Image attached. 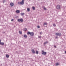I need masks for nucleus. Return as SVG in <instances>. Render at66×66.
Returning <instances> with one entry per match:
<instances>
[{
	"label": "nucleus",
	"mask_w": 66,
	"mask_h": 66,
	"mask_svg": "<svg viewBox=\"0 0 66 66\" xmlns=\"http://www.w3.org/2000/svg\"><path fill=\"white\" fill-rule=\"evenodd\" d=\"M27 34L28 35L30 34L31 36H33L34 35V33L33 32H27Z\"/></svg>",
	"instance_id": "nucleus-1"
},
{
	"label": "nucleus",
	"mask_w": 66,
	"mask_h": 66,
	"mask_svg": "<svg viewBox=\"0 0 66 66\" xmlns=\"http://www.w3.org/2000/svg\"><path fill=\"white\" fill-rule=\"evenodd\" d=\"M56 9L57 10H60L61 9V6L60 5H57L56 6Z\"/></svg>",
	"instance_id": "nucleus-2"
},
{
	"label": "nucleus",
	"mask_w": 66,
	"mask_h": 66,
	"mask_svg": "<svg viewBox=\"0 0 66 66\" xmlns=\"http://www.w3.org/2000/svg\"><path fill=\"white\" fill-rule=\"evenodd\" d=\"M42 54H43V55H46L47 54V52H44V50L42 51Z\"/></svg>",
	"instance_id": "nucleus-3"
},
{
	"label": "nucleus",
	"mask_w": 66,
	"mask_h": 66,
	"mask_svg": "<svg viewBox=\"0 0 66 66\" xmlns=\"http://www.w3.org/2000/svg\"><path fill=\"white\" fill-rule=\"evenodd\" d=\"M18 21L19 22H23V19H18Z\"/></svg>",
	"instance_id": "nucleus-4"
},
{
	"label": "nucleus",
	"mask_w": 66,
	"mask_h": 66,
	"mask_svg": "<svg viewBox=\"0 0 66 66\" xmlns=\"http://www.w3.org/2000/svg\"><path fill=\"white\" fill-rule=\"evenodd\" d=\"M24 0H22V2H20V4L21 5H23L24 4Z\"/></svg>",
	"instance_id": "nucleus-5"
},
{
	"label": "nucleus",
	"mask_w": 66,
	"mask_h": 66,
	"mask_svg": "<svg viewBox=\"0 0 66 66\" xmlns=\"http://www.w3.org/2000/svg\"><path fill=\"white\" fill-rule=\"evenodd\" d=\"M1 39H0V45H1L3 46V45H4V43L3 42L1 43Z\"/></svg>",
	"instance_id": "nucleus-6"
},
{
	"label": "nucleus",
	"mask_w": 66,
	"mask_h": 66,
	"mask_svg": "<svg viewBox=\"0 0 66 66\" xmlns=\"http://www.w3.org/2000/svg\"><path fill=\"white\" fill-rule=\"evenodd\" d=\"M10 5L11 6H14V3H11L10 4Z\"/></svg>",
	"instance_id": "nucleus-7"
},
{
	"label": "nucleus",
	"mask_w": 66,
	"mask_h": 66,
	"mask_svg": "<svg viewBox=\"0 0 66 66\" xmlns=\"http://www.w3.org/2000/svg\"><path fill=\"white\" fill-rule=\"evenodd\" d=\"M31 51L33 53H35V51H34V49H32L31 50Z\"/></svg>",
	"instance_id": "nucleus-8"
},
{
	"label": "nucleus",
	"mask_w": 66,
	"mask_h": 66,
	"mask_svg": "<svg viewBox=\"0 0 66 66\" xmlns=\"http://www.w3.org/2000/svg\"><path fill=\"white\" fill-rule=\"evenodd\" d=\"M16 13H20V11L19 10H17L16 11Z\"/></svg>",
	"instance_id": "nucleus-9"
},
{
	"label": "nucleus",
	"mask_w": 66,
	"mask_h": 66,
	"mask_svg": "<svg viewBox=\"0 0 66 66\" xmlns=\"http://www.w3.org/2000/svg\"><path fill=\"white\" fill-rule=\"evenodd\" d=\"M48 43V42L47 41L45 42L44 43V46H45V45H46V44H47V43Z\"/></svg>",
	"instance_id": "nucleus-10"
},
{
	"label": "nucleus",
	"mask_w": 66,
	"mask_h": 66,
	"mask_svg": "<svg viewBox=\"0 0 66 66\" xmlns=\"http://www.w3.org/2000/svg\"><path fill=\"white\" fill-rule=\"evenodd\" d=\"M27 10L28 12H29L30 11V9L29 8H28L27 9Z\"/></svg>",
	"instance_id": "nucleus-11"
},
{
	"label": "nucleus",
	"mask_w": 66,
	"mask_h": 66,
	"mask_svg": "<svg viewBox=\"0 0 66 66\" xmlns=\"http://www.w3.org/2000/svg\"><path fill=\"white\" fill-rule=\"evenodd\" d=\"M24 37H25V38H27V35H24Z\"/></svg>",
	"instance_id": "nucleus-12"
},
{
	"label": "nucleus",
	"mask_w": 66,
	"mask_h": 66,
	"mask_svg": "<svg viewBox=\"0 0 66 66\" xmlns=\"http://www.w3.org/2000/svg\"><path fill=\"white\" fill-rule=\"evenodd\" d=\"M61 33H58V36H61Z\"/></svg>",
	"instance_id": "nucleus-13"
},
{
	"label": "nucleus",
	"mask_w": 66,
	"mask_h": 66,
	"mask_svg": "<svg viewBox=\"0 0 66 66\" xmlns=\"http://www.w3.org/2000/svg\"><path fill=\"white\" fill-rule=\"evenodd\" d=\"M21 16H23V15H24V13H21Z\"/></svg>",
	"instance_id": "nucleus-14"
},
{
	"label": "nucleus",
	"mask_w": 66,
	"mask_h": 66,
	"mask_svg": "<svg viewBox=\"0 0 66 66\" xmlns=\"http://www.w3.org/2000/svg\"><path fill=\"white\" fill-rule=\"evenodd\" d=\"M6 57H7V58H9V55H6Z\"/></svg>",
	"instance_id": "nucleus-15"
},
{
	"label": "nucleus",
	"mask_w": 66,
	"mask_h": 66,
	"mask_svg": "<svg viewBox=\"0 0 66 66\" xmlns=\"http://www.w3.org/2000/svg\"><path fill=\"white\" fill-rule=\"evenodd\" d=\"M59 65V63L57 62L56 63V66H58Z\"/></svg>",
	"instance_id": "nucleus-16"
},
{
	"label": "nucleus",
	"mask_w": 66,
	"mask_h": 66,
	"mask_svg": "<svg viewBox=\"0 0 66 66\" xmlns=\"http://www.w3.org/2000/svg\"><path fill=\"white\" fill-rule=\"evenodd\" d=\"M36 53L37 54H38V51H36Z\"/></svg>",
	"instance_id": "nucleus-17"
},
{
	"label": "nucleus",
	"mask_w": 66,
	"mask_h": 66,
	"mask_svg": "<svg viewBox=\"0 0 66 66\" xmlns=\"http://www.w3.org/2000/svg\"><path fill=\"white\" fill-rule=\"evenodd\" d=\"M59 33H56L55 34L56 35H57V36H58Z\"/></svg>",
	"instance_id": "nucleus-18"
},
{
	"label": "nucleus",
	"mask_w": 66,
	"mask_h": 66,
	"mask_svg": "<svg viewBox=\"0 0 66 66\" xmlns=\"http://www.w3.org/2000/svg\"><path fill=\"white\" fill-rule=\"evenodd\" d=\"M44 25H47V23L46 22V23H44Z\"/></svg>",
	"instance_id": "nucleus-19"
},
{
	"label": "nucleus",
	"mask_w": 66,
	"mask_h": 66,
	"mask_svg": "<svg viewBox=\"0 0 66 66\" xmlns=\"http://www.w3.org/2000/svg\"><path fill=\"white\" fill-rule=\"evenodd\" d=\"M19 32L20 33V34H22V32L21 31H19Z\"/></svg>",
	"instance_id": "nucleus-20"
},
{
	"label": "nucleus",
	"mask_w": 66,
	"mask_h": 66,
	"mask_svg": "<svg viewBox=\"0 0 66 66\" xmlns=\"http://www.w3.org/2000/svg\"><path fill=\"white\" fill-rule=\"evenodd\" d=\"M32 9H33V10H35V7H32Z\"/></svg>",
	"instance_id": "nucleus-21"
},
{
	"label": "nucleus",
	"mask_w": 66,
	"mask_h": 66,
	"mask_svg": "<svg viewBox=\"0 0 66 66\" xmlns=\"http://www.w3.org/2000/svg\"><path fill=\"white\" fill-rule=\"evenodd\" d=\"M24 30L25 31H27V29L25 28L24 29Z\"/></svg>",
	"instance_id": "nucleus-22"
},
{
	"label": "nucleus",
	"mask_w": 66,
	"mask_h": 66,
	"mask_svg": "<svg viewBox=\"0 0 66 66\" xmlns=\"http://www.w3.org/2000/svg\"><path fill=\"white\" fill-rule=\"evenodd\" d=\"M44 10H47L46 8L45 7H44Z\"/></svg>",
	"instance_id": "nucleus-23"
},
{
	"label": "nucleus",
	"mask_w": 66,
	"mask_h": 66,
	"mask_svg": "<svg viewBox=\"0 0 66 66\" xmlns=\"http://www.w3.org/2000/svg\"><path fill=\"white\" fill-rule=\"evenodd\" d=\"M53 26L54 27H55V26H56V25H55V24H53Z\"/></svg>",
	"instance_id": "nucleus-24"
},
{
	"label": "nucleus",
	"mask_w": 66,
	"mask_h": 66,
	"mask_svg": "<svg viewBox=\"0 0 66 66\" xmlns=\"http://www.w3.org/2000/svg\"><path fill=\"white\" fill-rule=\"evenodd\" d=\"M18 4H20V2H18Z\"/></svg>",
	"instance_id": "nucleus-25"
},
{
	"label": "nucleus",
	"mask_w": 66,
	"mask_h": 66,
	"mask_svg": "<svg viewBox=\"0 0 66 66\" xmlns=\"http://www.w3.org/2000/svg\"><path fill=\"white\" fill-rule=\"evenodd\" d=\"M37 27L38 28H40V26H37Z\"/></svg>",
	"instance_id": "nucleus-26"
},
{
	"label": "nucleus",
	"mask_w": 66,
	"mask_h": 66,
	"mask_svg": "<svg viewBox=\"0 0 66 66\" xmlns=\"http://www.w3.org/2000/svg\"><path fill=\"white\" fill-rule=\"evenodd\" d=\"M38 37H39V38H40L42 37L41 36H39Z\"/></svg>",
	"instance_id": "nucleus-27"
},
{
	"label": "nucleus",
	"mask_w": 66,
	"mask_h": 66,
	"mask_svg": "<svg viewBox=\"0 0 66 66\" xmlns=\"http://www.w3.org/2000/svg\"><path fill=\"white\" fill-rule=\"evenodd\" d=\"M54 47H55V48H56V46H54Z\"/></svg>",
	"instance_id": "nucleus-28"
},
{
	"label": "nucleus",
	"mask_w": 66,
	"mask_h": 66,
	"mask_svg": "<svg viewBox=\"0 0 66 66\" xmlns=\"http://www.w3.org/2000/svg\"><path fill=\"white\" fill-rule=\"evenodd\" d=\"M13 20H14V19H12L11 20L12 21H13Z\"/></svg>",
	"instance_id": "nucleus-29"
},
{
	"label": "nucleus",
	"mask_w": 66,
	"mask_h": 66,
	"mask_svg": "<svg viewBox=\"0 0 66 66\" xmlns=\"http://www.w3.org/2000/svg\"><path fill=\"white\" fill-rule=\"evenodd\" d=\"M65 53L66 54V51H65Z\"/></svg>",
	"instance_id": "nucleus-30"
},
{
	"label": "nucleus",
	"mask_w": 66,
	"mask_h": 66,
	"mask_svg": "<svg viewBox=\"0 0 66 66\" xmlns=\"http://www.w3.org/2000/svg\"><path fill=\"white\" fill-rule=\"evenodd\" d=\"M56 38H57V37H56Z\"/></svg>",
	"instance_id": "nucleus-31"
},
{
	"label": "nucleus",
	"mask_w": 66,
	"mask_h": 66,
	"mask_svg": "<svg viewBox=\"0 0 66 66\" xmlns=\"http://www.w3.org/2000/svg\"><path fill=\"white\" fill-rule=\"evenodd\" d=\"M3 3H4V1H3Z\"/></svg>",
	"instance_id": "nucleus-32"
},
{
	"label": "nucleus",
	"mask_w": 66,
	"mask_h": 66,
	"mask_svg": "<svg viewBox=\"0 0 66 66\" xmlns=\"http://www.w3.org/2000/svg\"><path fill=\"white\" fill-rule=\"evenodd\" d=\"M40 34H41V32L40 33Z\"/></svg>",
	"instance_id": "nucleus-33"
}]
</instances>
